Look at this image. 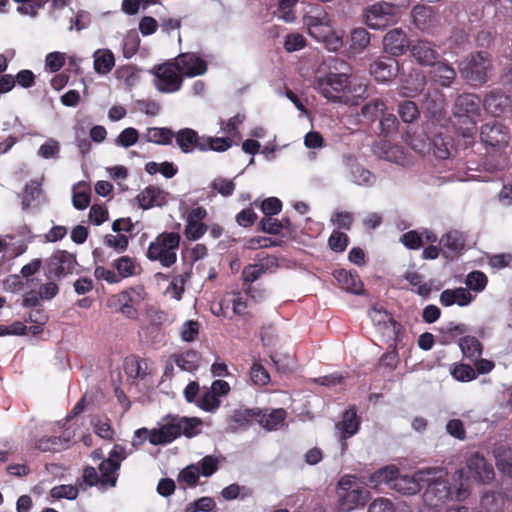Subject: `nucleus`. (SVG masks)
I'll return each mask as SVG.
<instances>
[{"label": "nucleus", "mask_w": 512, "mask_h": 512, "mask_svg": "<svg viewBox=\"0 0 512 512\" xmlns=\"http://www.w3.org/2000/svg\"><path fill=\"white\" fill-rule=\"evenodd\" d=\"M427 470L435 471V473H431L429 481L423 482V485H427L423 494V499L427 506L437 508L450 500L463 501L470 495L462 469H458L453 473L451 482L443 478V469L428 468Z\"/></svg>", "instance_id": "nucleus-1"}, {"label": "nucleus", "mask_w": 512, "mask_h": 512, "mask_svg": "<svg viewBox=\"0 0 512 512\" xmlns=\"http://www.w3.org/2000/svg\"><path fill=\"white\" fill-rule=\"evenodd\" d=\"M201 421L197 418H187L168 415L156 427L152 428L150 444L165 446L184 435L188 438L199 433Z\"/></svg>", "instance_id": "nucleus-2"}, {"label": "nucleus", "mask_w": 512, "mask_h": 512, "mask_svg": "<svg viewBox=\"0 0 512 512\" xmlns=\"http://www.w3.org/2000/svg\"><path fill=\"white\" fill-rule=\"evenodd\" d=\"M454 116L459 123L466 127L461 131V135L466 145H470L477 131V123L481 118V101L478 95L473 93H463L457 97L454 103Z\"/></svg>", "instance_id": "nucleus-3"}, {"label": "nucleus", "mask_w": 512, "mask_h": 512, "mask_svg": "<svg viewBox=\"0 0 512 512\" xmlns=\"http://www.w3.org/2000/svg\"><path fill=\"white\" fill-rule=\"evenodd\" d=\"M128 456L126 448L120 444H115L109 452L107 459L100 462L98 468L100 475L94 467H86L83 472V479L89 486L102 484L103 486L114 487L117 482L115 473L119 470L120 464Z\"/></svg>", "instance_id": "nucleus-4"}, {"label": "nucleus", "mask_w": 512, "mask_h": 512, "mask_svg": "<svg viewBox=\"0 0 512 512\" xmlns=\"http://www.w3.org/2000/svg\"><path fill=\"white\" fill-rule=\"evenodd\" d=\"M309 34L319 42H323L329 51H337L342 47V34L335 31L331 19L323 10L305 17Z\"/></svg>", "instance_id": "nucleus-5"}, {"label": "nucleus", "mask_w": 512, "mask_h": 512, "mask_svg": "<svg viewBox=\"0 0 512 512\" xmlns=\"http://www.w3.org/2000/svg\"><path fill=\"white\" fill-rule=\"evenodd\" d=\"M337 495L339 509L343 512L364 506L370 498V492L360 485L354 475H344L339 479Z\"/></svg>", "instance_id": "nucleus-6"}, {"label": "nucleus", "mask_w": 512, "mask_h": 512, "mask_svg": "<svg viewBox=\"0 0 512 512\" xmlns=\"http://www.w3.org/2000/svg\"><path fill=\"white\" fill-rule=\"evenodd\" d=\"M180 234L177 232H163L159 234L147 249V258L157 261L162 267L169 268L176 263L177 250L180 244Z\"/></svg>", "instance_id": "nucleus-7"}, {"label": "nucleus", "mask_w": 512, "mask_h": 512, "mask_svg": "<svg viewBox=\"0 0 512 512\" xmlns=\"http://www.w3.org/2000/svg\"><path fill=\"white\" fill-rule=\"evenodd\" d=\"M409 3L402 0L399 3L379 1L365 9V22L375 30L384 29L394 24L400 17L401 11L408 7Z\"/></svg>", "instance_id": "nucleus-8"}, {"label": "nucleus", "mask_w": 512, "mask_h": 512, "mask_svg": "<svg viewBox=\"0 0 512 512\" xmlns=\"http://www.w3.org/2000/svg\"><path fill=\"white\" fill-rule=\"evenodd\" d=\"M351 81L348 72L329 73L317 80L316 88L326 99L348 104L350 100L349 93Z\"/></svg>", "instance_id": "nucleus-9"}, {"label": "nucleus", "mask_w": 512, "mask_h": 512, "mask_svg": "<svg viewBox=\"0 0 512 512\" xmlns=\"http://www.w3.org/2000/svg\"><path fill=\"white\" fill-rule=\"evenodd\" d=\"M492 68V57L485 51L471 54L459 64L460 75L467 81L478 85L488 81Z\"/></svg>", "instance_id": "nucleus-10"}, {"label": "nucleus", "mask_w": 512, "mask_h": 512, "mask_svg": "<svg viewBox=\"0 0 512 512\" xmlns=\"http://www.w3.org/2000/svg\"><path fill=\"white\" fill-rule=\"evenodd\" d=\"M153 74L155 88L161 93H174L182 87L183 75L174 60L155 66Z\"/></svg>", "instance_id": "nucleus-11"}, {"label": "nucleus", "mask_w": 512, "mask_h": 512, "mask_svg": "<svg viewBox=\"0 0 512 512\" xmlns=\"http://www.w3.org/2000/svg\"><path fill=\"white\" fill-rule=\"evenodd\" d=\"M342 165L345 176L354 184L359 186H372L375 183V176L369 170L361 166L353 155H343Z\"/></svg>", "instance_id": "nucleus-12"}, {"label": "nucleus", "mask_w": 512, "mask_h": 512, "mask_svg": "<svg viewBox=\"0 0 512 512\" xmlns=\"http://www.w3.org/2000/svg\"><path fill=\"white\" fill-rule=\"evenodd\" d=\"M431 473H435V471L423 469L416 472L413 476L398 474L392 484V489L403 495H414L421 490L423 482L431 479Z\"/></svg>", "instance_id": "nucleus-13"}, {"label": "nucleus", "mask_w": 512, "mask_h": 512, "mask_svg": "<svg viewBox=\"0 0 512 512\" xmlns=\"http://www.w3.org/2000/svg\"><path fill=\"white\" fill-rule=\"evenodd\" d=\"M173 60L180 73L189 78L204 75L208 69L207 61L194 52L181 53Z\"/></svg>", "instance_id": "nucleus-14"}, {"label": "nucleus", "mask_w": 512, "mask_h": 512, "mask_svg": "<svg viewBox=\"0 0 512 512\" xmlns=\"http://www.w3.org/2000/svg\"><path fill=\"white\" fill-rule=\"evenodd\" d=\"M76 264L75 257L67 251L55 252L46 263V272L49 277H62L70 274Z\"/></svg>", "instance_id": "nucleus-15"}, {"label": "nucleus", "mask_w": 512, "mask_h": 512, "mask_svg": "<svg viewBox=\"0 0 512 512\" xmlns=\"http://www.w3.org/2000/svg\"><path fill=\"white\" fill-rule=\"evenodd\" d=\"M482 105L486 113L493 117H500L512 111L510 96L500 90H492L487 93Z\"/></svg>", "instance_id": "nucleus-16"}, {"label": "nucleus", "mask_w": 512, "mask_h": 512, "mask_svg": "<svg viewBox=\"0 0 512 512\" xmlns=\"http://www.w3.org/2000/svg\"><path fill=\"white\" fill-rule=\"evenodd\" d=\"M466 466L471 477L477 482L486 484L494 479L493 466L478 452L467 459Z\"/></svg>", "instance_id": "nucleus-17"}, {"label": "nucleus", "mask_w": 512, "mask_h": 512, "mask_svg": "<svg viewBox=\"0 0 512 512\" xmlns=\"http://www.w3.org/2000/svg\"><path fill=\"white\" fill-rule=\"evenodd\" d=\"M482 142L495 150H502L508 145L509 135L500 124H485L481 127Z\"/></svg>", "instance_id": "nucleus-18"}, {"label": "nucleus", "mask_w": 512, "mask_h": 512, "mask_svg": "<svg viewBox=\"0 0 512 512\" xmlns=\"http://www.w3.org/2000/svg\"><path fill=\"white\" fill-rule=\"evenodd\" d=\"M411 14L413 23L421 31L432 32L440 24L439 14L430 6L416 5Z\"/></svg>", "instance_id": "nucleus-19"}, {"label": "nucleus", "mask_w": 512, "mask_h": 512, "mask_svg": "<svg viewBox=\"0 0 512 512\" xmlns=\"http://www.w3.org/2000/svg\"><path fill=\"white\" fill-rule=\"evenodd\" d=\"M257 416H260L259 408L240 407L234 409L227 418V429L230 432H237L240 429H246L254 420L257 421Z\"/></svg>", "instance_id": "nucleus-20"}, {"label": "nucleus", "mask_w": 512, "mask_h": 512, "mask_svg": "<svg viewBox=\"0 0 512 512\" xmlns=\"http://www.w3.org/2000/svg\"><path fill=\"white\" fill-rule=\"evenodd\" d=\"M384 50L392 56L403 55L410 47L407 34L400 28L388 31L383 38Z\"/></svg>", "instance_id": "nucleus-21"}, {"label": "nucleus", "mask_w": 512, "mask_h": 512, "mask_svg": "<svg viewBox=\"0 0 512 512\" xmlns=\"http://www.w3.org/2000/svg\"><path fill=\"white\" fill-rule=\"evenodd\" d=\"M369 317L372 322L383 330V334L389 339L397 340L400 325L391 317V315L382 309L373 307L369 311Z\"/></svg>", "instance_id": "nucleus-22"}, {"label": "nucleus", "mask_w": 512, "mask_h": 512, "mask_svg": "<svg viewBox=\"0 0 512 512\" xmlns=\"http://www.w3.org/2000/svg\"><path fill=\"white\" fill-rule=\"evenodd\" d=\"M411 54L416 62L423 66H432L437 63L439 53L435 45L428 40H418L410 45Z\"/></svg>", "instance_id": "nucleus-23"}, {"label": "nucleus", "mask_w": 512, "mask_h": 512, "mask_svg": "<svg viewBox=\"0 0 512 512\" xmlns=\"http://www.w3.org/2000/svg\"><path fill=\"white\" fill-rule=\"evenodd\" d=\"M398 73V63L391 57H380L371 65V74L379 82H388Z\"/></svg>", "instance_id": "nucleus-24"}, {"label": "nucleus", "mask_w": 512, "mask_h": 512, "mask_svg": "<svg viewBox=\"0 0 512 512\" xmlns=\"http://www.w3.org/2000/svg\"><path fill=\"white\" fill-rule=\"evenodd\" d=\"M360 420L353 409L346 410L343 414V419L336 425V428L340 432V440L342 450L344 451L347 447L346 440L355 435L359 430Z\"/></svg>", "instance_id": "nucleus-25"}, {"label": "nucleus", "mask_w": 512, "mask_h": 512, "mask_svg": "<svg viewBox=\"0 0 512 512\" xmlns=\"http://www.w3.org/2000/svg\"><path fill=\"white\" fill-rule=\"evenodd\" d=\"M231 308L233 314L242 315L247 308L246 299L238 292L228 293L219 303L218 311H214L217 316L227 317V310Z\"/></svg>", "instance_id": "nucleus-26"}, {"label": "nucleus", "mask_w": 512, "mask_h": 512, "mask_svg": "<svg viewBox=\"0 0 512 512\" xmlns=\"http://www.w3.org/2000/svg\"><path fill=\"white\" fill-rule=\"evenodd\" d=\"M174 138L179 149L185 153H192L195 149L198 150V143L201 142L202 136L191 128H183L174 133Z\"/></svg>", "instance_id": "nucleus-27"}, {"label": "nucleus", "mask_w": 512, "mask_h": 512, "mask_svg": "<svg viewBox=\"0 0 512 512\" xmlns=\"http://www.w3.org/2000/svg\"><path fill=\"white\" fill-rule=\"evenodd\" d=\"M474 297L466 288L446 289L440 294V303L444 306L457 304L467 306L473 301Z\"/></svg>", "instance_id": "nucleus-28"}, {"label": "nucleus", "mask_w": 512, "mask_h": 512, "mask_svg": "<svg viewBox=\"0 0 512 512\" xmlns=\"http://www.w3.org/2000/svg\"><path fill=\"white\" fill-rule=\"evenodd\" d=\"M433 68L430 71V75L434 82L438 83L442 87H450L453 81L456 79V71L455 69L445 63V62H437L432 65Z\"/></svg>", "instance_id": "nucleus-29"}, {"label": "nucleus", "mask_w": 512, "mask_h": 512, "mask_svg": "<svg viewBox=\"0 0 512 512\" xmlns=\"http://www.w3.org/2000/svg\"><path fill=\"white\" fill-rule=\"evenodd\" d=\"M425 85V75L421 71H413L404 81L400 94L405 97H414L424 90Z\"/></svg>", "instance_id": "nucleus-30"}, {"label": "nucleus", "mask_w": 512, "mask_h": 512, "mask_svg": "<svg viewBox=\"0 0 512 512\" xmlns=\"http://www.w3.org/2000/svg\"><path fill=\"white\" fill-rule=\"evenodd\" d=\"M492 452L499 471L512 477V449L500 443L495 445Z\"/></svg>", "instance_id": "nucleus-31"}, {"label": "nucleus", "mask_w": 512, "mask_h": 512, "mask_svg": "<svg viewBox=\"0 0 512 512\" xmlns=\"http://www.w3.org/2000/svg\"><path fill=\"white\" fill-rule=\"evenodd\" d=\"M139 205L143 209L161 206L165 202V193L160 188L149 186L137 196Z\"/></svg>", "instance_id": "nucleus-32"}, {"label": "nucleus", "mask_w": 512, "mask_h": 512, "mask_svg": "<svg viewBox=\"0 0 512 512\" xmlns=\"http://www.w3.org/2000/svg\"><path fill=\"white\" fill-rule=\"evenodd\" d=\"M286 415V411L282 408L273 409L270 413H264L260 410L257 422L267 430H277L284 425Z\"/></svg>", "instance_id": "nucleus-33"}, {"label": "nucleus", "mask_w": 512, "mask_h": 512, "mask_svg": "<svg viewBox=\"0 0 512 512\" xmlns=\"http://www.w3.org/2000/svg\"><path fill=\"white\" fill-rule=\"evenodd\" d=\"M71 439V434L66 433L61 436H44L40 438L36 443V448L43 452H56L68 447V443Z\"/></svg>", "instance_id": "nucleus-34"}, {"label": "nucleus", "mask_w": 512, "mask_h": 512, "mask_svg": "<svg viewBox=\"0 0 512 512\" xmlns=\"http://www.w3.org/2000/svg\"><path fill=\"white\" fill-rule=\"evenodd\" d=\"M146 142L157 145H170L174 138V132L167 127H149L143 134Z\"/></svg>", "instance_id": "nucleus-35"}, {"label": "nucleus", "mask_w": 512, "mask_h": 512, "mask_svg": "<svg viewBox=\"0 0 512 512\" xmlns=\"http://www.w3.org/2000/svg\"><path fill=\"white\" fill-rule=\"evenodd\" d=\"M399 469L394 466H385L378 469L369 477V484L371 487H377L380 484H387L392 489V484L396 480Z\"/></svg>", "instance_id": "nucleus-36"}, {"label": "nucleus", "mask_w": 512, "mask_h": 512, "mask_svg": "<svg viewBox=\"0 0 512 512\" xmlns=\"http://www.w3.org/2000/svg\"><path fill=\"white\" fill-rule=\"evenodd\" d=\"M94 69L98 74H108L115 65V58L109 49H98L93 54Z\"/></svg>", "instance_id": "nucleus-37"}, {"label": "nucleus", "mask_w": 512, "mask_h": 512, "mask_svg": "<svg viewBox=\"0 0 512 512\" xmlns=\"http://www.w3.org/2000/svg\"><path fill=\"white\" fill-rule=\"evenodd\" d=\"M174 363L186 372H193L198 369L200 364V356L194 350H188L181 354H174L171 356Z\"/></svg>", "instance_id": "nucleus-38"}, {"label": "nucleus", "mask_w": 512, "mask_h": 512, "mask_svg": "<svg viewBox=\"0 0 512 512\" xmlns=\"http://www.w3.org/2000/svg\"><path fill=\"white\" fill-rule=\"evenodd\" d=\"M232 146V140L225 137H211L202 135V140L198 143V150L206 152L209 150L215 152L227 151Z\"/></svg>", "instance_id": "nucleus-39"}, {"label": "nucleus", "mask_w": 512, "mask_h": 512, "mask_svg": "<svg viewBox=\"0 0 512 512\" xmlns=\"http://www.w3.org/2000/svg\"><path fill=\"white\" fill-rule=\"evenodd\" d=\"M458 345L463 356L471 361L477 360L482 354V345L474 336L461 337Z\"/></svg>", "instance_id": "nucleus-40"}, {"label": "nucleus", "mask_w": 512, "mask_h": 512, "mask_svg": "<svg viewBox=\"0 0 512 512\" xmlns=\"http://www.w3.org/2000/svg\"><path fill=\"white\" fill-rule=\"evenodd\" d=\"M336 279L343 285V288L347 291L359 295L362 293V283L358 275H353L348 271L341 269L336 272Z\"/></svg>", "instance_id": "nucleus-41"}, {"label": "nucleus", "mask_w": 512, "mask_h": 512, "mask_svg": "<svg viewBox=\"0 0 512 512\" xmlns=\"http://www.w3.org/2000/svg\"><path fill=\"white\" fill-rule=\"evenodd\" d=\"M432 145L434 155L440 159H447L453 150L452 138L442 134L434 137Z\"/></svg>", "instance_id": "nucleus-42"}, {"label": "nucleus", "mask_w": 512, "mask_h": 512, "mask_svg": "<svg viewBox=\"0 0 512 512\" xmlns=\"http://www.w3.org/2000/svg\"><path fill=\"white\" fill-rule=\"evenodd\" d=\"M72 203L78 210L86 209L90 204V189L84 183L73 186Z\"/></svg>", "instance_id": "nucleus-43"}, {"label": "nucleus", "mask_w": 512, "mask_h": 512, "mask_svg": "<svg viewBox=\"0 0 512 512\" xmlns=\"http://www.w3.org/2000/svg\"><path fill=\"white\" fill-rule=\"evenodd\" d=\"M404 278L414 287L413 292L422 297H428L431 293V285L423 281V276L418 272H406Z\"/></svg>", "instance_id": "nucleus-44"}, {"label": "nucleus", "mask_w": 512, "mask_h": 512, "mask_svg": "<svg viewBox=\"0 0 512 512\" xmlns=\"http://www.w3.org/2000/svg\"><path fill=\"white\" fill-rule=\"evenodd\" d=\"M370 43V35L364 28H356L351 33V50L355 53L362 52Z\"/></svg>", "instance_id": "nucleus-45"}, {"label": "nucleus", "mask_w": 512, "mask_h": 512, "mask_svg": "<svg viewBox=\"0 0 512 512\" xmlns=\"http://www.w3.org/2000/svg\"><path fill=\"white\" fill-rule=\"evenodd\" d=\"M440 332L442 334V341L441 342L443 344H449L458 335L466 333L467 332V326L465 324H462V323L456 324L454 322H449V323L443 325L440 328Z\"/></svg>", "instance_id": "nucleus-46"}, {"label": "nucleus", "mask_w": 512, "mask_h": 512, "mask_svg": "<svg viewBox=\"0 0 512 512\" xmlns=\"http://www.w3.org/2000/svg\"><path fill=\"white\" fill-rule=\"evenodd\" d=\"M113 266L117 270L119 278H128L133 276L137 267L135 260L129 256H122L116 259Z\"/></svg>", "instance_id": "nucleus-47"}, {"label": "nucleus", "mask_w": 512, "mask_h": 512, "mask_svg": "<svg viewBox=\"0 0 512 512\" xmlns=\"http://www.w3.org/2000/svg\"><path fill=\"white\" fill-rule=\"evenodd\" d=\"M386 109V105L382 100L373 99L362 107L361 112L366 119L375 121L378 117L382 116Z\"/></svg>", "instance_id": "nucleus-48"}, {"label": "nucleus", "mask_w": 512, "mask_h": 512, "mask_svg": "<svg viewBox=\"0 0 512 512\" xmlns=\"http://www.w3.org/2000/svg\"><path fill=\"white\" fill-rule=\"evenodd\" d=\"M440 243L453 252L462 250L465 246L463 235L459 231H450L440 240Z\"/></svg>", "instance_id": "nucleus-49"}, {"label": "nucleus", "mask_w": 512, "mask_h": 512, "mask_svg": "<svg viewBox=\"0 0 512 512\" xmlns=\"http://www.w3.org/2000/svg\"><path fill=\"white\" fill-rule=\"evenodd\" d=\"M139 132L133 127H128L122 130L114 140L116 146L129 148L135 145L139 140Z\"/></svg>", "instance_id": "nucleus-50"}, {"label": "nucleus", "mask_w": 512, "mask_h": 512, "mask_svg": "<svg viewBox=\"0 0 512 512\" xmlns=\"http://www.w3.org/2000/svg\"><path fill=\"white\" fill-rule=\"evenodd\" d=\"M398 113L402 121L405 123H413L419 117L417 105L409 100L403 101L399 104Z\"/></svg>", "instance_id": "nucleus-51"}, {"label": "nucleus", "mask_w": 512, "mask_h": 512, "mask_svg": "<svg viewBox=\"0 0 512 512\" xmlns=\"http://www.w3.org/2000/svg\"><path fill=\"white\" fill-rule=\"evenodd\" d=\"M91 425L93 427L94 432L101 438L105 440H112L114 436V431L108 421V419H103L100 417H94L91 420Z\"/></svg>", "instance_id": "nucleus-52"}, {"label": "nucleus", "mask_w": 512, "mask_h": 512, "mask_svg": "<svg viewBox=\"0 0 512 512\" xmlns=\"http://www.w3.org/2000/svg\"><path fill=\"white\" fill-rule=\"evenodd\" d=\"M487 282V276L481 271H472L466 276L465 279L466 286L475 292L483 291L487 285Z\"/></svg>", "instance_id": "nucleus-53"}, {"label": "nucleus", "mask_w": 512, "mask_h": 512, "mask_svg": "<svg viewBox=\"0 0 512 512\" xmlns=\"http://www.w3.org/2000/svg\"><path fill=\"white\" fill-rule=\"evenodd\" d=\"M398 119L393 113H383L380 118L379 129L383 136H390L398 129Z\"/></svg>", "instance_id": "nucleus-54"}, {"label": "nucleus", "mask_w": 512, "mask_h": 512, "mask_svg": "<svg viewBox=\"0 0 512 512\" xmlns=\"http://www.w3.org/2000/svg\"><path fill=\"white\" fill-rule=\"evenodd\" d=\"M454 379L461 382H469L477 377L475 369L467 364H457L451 369Z\"/></svg>", "instance_id": "nucleus-55"}, {"label": "nucleus", "mask_w": 512, "mask_h": 512, "mask_svg": "<svg viewBox=\"0 0 512 512\" xmlns=\"http://www.w3.org/2000/svg\"><path fill=\"white\" fill-rule=\"evenodd\" d=\"M220 405L221 400L211 390L205 391L198 402V406L207 412H215Z\"/></svg>", "instance_id": "nucleus-56"}, {"label": "nucleus", "mask_w": 512, "mask_h": 512, "mask_svg": "<svg viewBox=\"0 0 512 512\" xmlns=\"http://www.w3.org/2000/svg\"><path fill=\"white\" fill-rule=\"evenodd\" d=\"M250 378L255 385L259 386H264L270 381L268 372L259 362H254L250 368Z\"/></svg>", "instance_id": "nucleus-57"}, {"label": "nucleus", "mask_w": 512, "mask_h": 512, "mask_svg": "<svg viewBox=\"0 0 512 512\" xmlns=\"http://www.w3.org/2000/svg\"><path fill=\"white\" fill-rule=\"evenodd\" d=\"M91 23V16L88 12L79 10L70 18V25L68 27L69 31L76 29L77 31H81L86 29Z\"/></svg>", "instance_id": "nucleus-58"}, {"label": "nucleus", "mask_w": 512, "mask_h": 512, "mask_svg": "<svg viewBox=\"0 0 512 512\" xmlns=\"http://www.w3.org/2000/svg\"><path fill=\"white\" fill-rule=\"evenodd\" d=\"M104 243L108 247L121 253L124 252L128 247V238L123 234H107L104 237Z\"/></svg>", "instance_id": "nucleus-59"}, {"label": "nucleus", "mask_w": 512, "mask_h": 512, "mask_svg": "<svg viewBox=\"0 0 512 512\" xmlns=\"http://www.w3.org/2000/svg\"><path fill=\"white\" fill-rule=\"evenodd\" d=\"M40 183L36 180L30 181L26 187L22 200V204L24 208H27L31 205V203L36 200L41 195V187Z\"/></svg>", "instance_id": "nucleus-60"}, {"label": "nucleus", "mask_w": 512, "mask_h": 512, "mask_svg": "<svg viewBox=\"0 0 512 512\" xmlns=\"http://www.w3.org/2000/svg\"><path fill=\"white\" fill-rule=\"evenodd\" d=\"M139 37L136 32H129L123 39V55L125 58H131L138 50Z\"/></svg>", "instance_id": "nucleus-61"}, {"label": "nucleus", "mask_w": 512, "mask_h": 512, "mask_svg": "<svg viewBox=\"0 0 512 512\" xmlns=\"http://www.w3.org/2000/svg\"><path fill=\"white\" fill-rule=\"evenodd\" d=\"M51 496L57 499L74 500L78 496V489L73 485H58L51 489Z\"/></svg>", "instance_id": "nucleus-62"}, {"label": "nucleus", "mask_w": 512, "mask_h": 512, "mask_svg": "<svg viewBox=\"0 0 512 512\" xmlns=\"http://www.w3.org/2000/svg\"><path fill=\"white\" fill-rule=\"evenodd\" d=\"M215 507V501L211 497H201L186 506L185 512H208Z\"/></svg>", "instance_id": "nucleus-63"}, {"label": "nucleus", "mask_w": 512, "mask_h": 512, "mask_svg": "<svg viewBox=\"0 0 512 512\" xmlns=\"http://www.w3.org/2000/svg\"><path fill=\"white\" fill-rule=\"evenodd\" d=\"M259 224L261 230L268 234L277 235L280 234L284 229V224L282 221L272 218V216H266L262 218Z\"/></svg>", "instance_id": "nucleus-64"}]
</instances>
